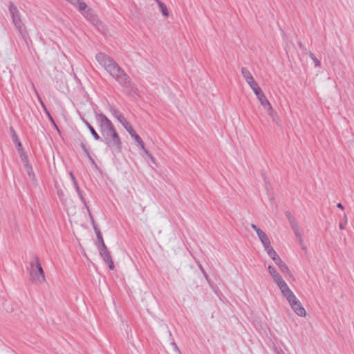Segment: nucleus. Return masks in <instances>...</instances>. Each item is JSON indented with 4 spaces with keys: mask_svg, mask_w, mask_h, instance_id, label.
Returning <instances> with one entry per match:
<instances>
[{
    "mask_svg": "<svg viewBox=\"0 0 354 354\" xmlns=\"http://www.w3.org/2000/svg\"><path fill=\"white\" fill-rule=\"evenodd\" d=\"M286 218H287L291 227L298 225L296 221V219L295 218L294 216L291 214L290 212H289V211L286 212Z\"/></svg>",
    "mask_w": 354,
    "mask_h": 354,
    "instance_id": "19",
    "label": "nucleus"
},
{
    "mask_svg": "<svg viewBox=\"0 0 354 354\" xmlns=\"http://www.w3.org/2000/svg\"><path fill=\"white\" fill-rule=\"evenodd\" d=\"M299 46L301 49H303V50H306V48H305L304 47L303 44H302L301 42H299Z\"/></svg>",
    "mask_w": 354,
    "mask_h": 354,
    "instance_id": "42",
    "label": "nucleus"
},
{
    "mask_svg": "<svg viewBox=\"0 0 354 354\" xmlns=\"http://www.w3.org/2000/svg\"><path fill=\"white\" fill-rule=\"evenodd\" d=\"M268 270L270 275L272 277L273 280L277 284V286L283 283L285 281L282 279L279 272L275 270L274 267H268Z\"/></svg>",
    "mask_w": 354,
    "mask_h": 354,
    "instance_id": "11",
    "label": "nucleus"
},
{
    "mask_svg": "<svg viewBox=\"0 0 354 354\" xmlns=\"http://www.w3.org/2000/svg\"><path fill=\"white\" fill-rule=\"evenodd\" d=\"M337 207L341 209H344V207L343 206V205L341 203H337Z\"/></svg>",
    "mask_w": 354,
    "mask_h": 354,
    "instance_id": "40",
    "label": "nucleus"
},
{
    "mask_svg": "<svg viewBox=\"0 0 354 354\" xmlns=\"http://www.w3.org/2000/svg\"><path fill=\"white\" fill-rule=\"evenodd\" d=\"M91 164H92V165H93L95 168L97 169V167H97V163L95 162V161L93 162V163H91Z\"/></svg>",
    "mask_w": 354,
    "mask_h": 354,
    "instance_id": "43",
    "label": "nucleus"
},
{
    "mask_svg": "<svg viewBox=\"0 0 354 354\" xmlns=\"http://www.w3.org/2000/svg\"><path fill=\"white\" fill-rule=\"evenodd\" d=\"M278 287L280 289L283 296L286 298L287 301L295 295L293 292L290 289L285 281L279 285Z\"/></svg>",
    "mask_w": 354,
    "mask_h": 354,
    "instance_id": "9",
    "label": "nucleus"
},
{
    "mask_svg": "<svg viewBox=\"0 0 354 354\" xmlns=\"http://www.w3.org/2000/svg\"><path fill=\"white\" fill-rule=\"evenodd\" d=\"M80 0H71V2L73 5L77 6Z\"/></svg>",
    "mask_w": 354,
    "mask_h": 354,
    "instance_id": "37",
    "label": "nucleus"
},
{
    "mask_svg": "<svg viewBox=\"0 0 354 354\" xmlns=\"http://www.w3.org/2000/svg\"><path fill=\"white\" fill-rule=\"evenodd\" d=\"M86 157L88 158V160H90L91 163H93V162H94V159L92 158V156H91V154L89 153L88 156H86Z\"/></svg>",
    "mask_w": 354,
    "mask_h": 354,
    "instance_id": "38",
    "label": "nucleus"
},
{
    "mask_svg": "<svg viewBox=\"0 0 354 354\" xmlns=\"http://www.w3.org/2000/svg\"><path fill=\"white\" fill-rule=\"evenodd\" d=\"M24 166L26 167L27 174L29 176V178H30V180L32 182H35L36 181L35 176V174H34V171H33V169H32V167H31V165L28 162H26L24 165Z\"/></svg>",
    "mask_w": 354,
    "mask_h": 354,
    "instance_id": "17",
    "label": "nucleus"
},
{
    "mask_svg": "<svg viewBox=\"0 0 354 354\" xmlns=\"http://www.w3.org/2000/svg\"><path fill=\"white\" fill-rule=\"evenodd\" d=\"M70 176H71V180H72V182L73 183V185H77L78 183H77V180L75 179V177L74 176V175H73V174L72 172H70Z\"/></svg>",
    "mask_w": 354,
    "mask_h": 354,
    "instance_id": "31",
    "label": "nucleus"
},
{
    "mask_svg": "<svg viewBox=\"0 0 354 354\" xmlns=\"http://www.w3.org/2000/svg\"><path fill=\"white\" fill-rule=\"evenodd\" d=\"M8 10L16 30L21 37L26 39L28 37V32L25 25L21 21V15L19 9L12 2H10L8 6Z\"/></svg>",
    "mask_w": 354,
    "mask_h": 354,
    "instance_id": "3",
    "label": "nucleus"
},
{
    "mask_svg": "<svg viewBox=\"0 0 354 354\" xmlns=\"http://www.w3.org/2000/svg\"><path fill=\"white\" fill-rule=\"evenodd\" d=\"M95 59L100 65L122 87L132 88L133 84L129 75L111 57L104 53H98Z\"/></svg>",
    "mask_w": 354,
    "mask_h": 354,
    "instance_id": "2",
    "label": "nucleus"
},
{
    "mask_svg": "<svg viewBox=\"0 0 354 354\" xmlns=\"http://www.w3.org/2000/svg\"><path fill=\"white\" fill-rule=\"evenodd\" d=\"M241 73L250 87L254 91L257 97L258 98L260 103L266 100L267 98L265 94L263 93L261 88L259 87L258 83L254 80L252 75L250 72V71L245 67L241 68Z\"/></svg>",
    "mask_w": 354,
    "mask_h": 354,
    "instance_id": "4",
    "label": "nucleus"
},
{
    "mask_svg": "<svg viewBox=\"0 0 354 354\" xmlns=\"http://www.w3.org/2000/svg\"><path fill=\"white\" fill-rule=\"evenodd\" d=\"M74 187L75 188V190H76V192H77V194H78L81 201L84 204L86 208L88 209V206L87 205L86 200H85V198H84V196L82 195V191L80 190L78 184L76 185H74Z\"/></svg>",
    "mask_w": 354,
    "mask_h": 354,
    "instance_id": "21",
    "label": "nucleus"
},
{
    "mask_svg": "<svg viewBox=\"0 0 354 354\" xmlns=\"http://www.w3.org/2000/svg\"><path fill=\"white\" fill-rule=\"evenodd\" d=\"M57 194H58V195H59V198H61L62 195L63 194V192H62V191H61V190H60V191H59V190H58V191H57Z\"/></svg>",
    "mask_w": 354,
    "mask_h": 354,
    "instance_id": "44",
    "label": "nucleus"
},
{
    "mask_svg": "<svg viewBox=\"0 0 354 354\" xmlns=\"http://www.w3.org/2000/svg\"><path fill=\"white\" fill-rule=\"evenodd\" d=\"M19 153H20V155H21V160L22 161L24 162V165L26 163V162H28V156L26 154V153L24 152V149H18Z\"/></svg>",
    "mask_w": 354,
    "mask_h": 354,
    "instance_id": "23",
    "label": "nucleus"
},
{
    "mask_svg": "<svg viewBox=\"0 0 354 354\" xmlns=\"http://www.w3.org/2000/svg\"><path fill=\"white\" fill-rule=\"evenodd\" d=\"M10 132L12 133V140L14 142H16L19 140V138L12 127H10Z\"/></svg>",
    "mask_w": 354,
    "mask_h": 354,
    "instance_id": "26",
    "label": "nucleus"
},
{
    "mask_svg": "<svg viewBox=\"0 0 354 354\" xmlns=\"http://www.w3.org/2000/svg\"><path fill=\"white\" fill-rule=\"evenodd\" d=\"M77 8L79 9L80 11H86V9L87 8V5L85 2L82 1V0H80V1L78 3V4L77 5Z\"/></svg>",
    "mask_w": 354,
    "mask_h": 354,
    "instance_id": "24",
    "label": "nucleus"
},
{
    "mask_svg": "<svg viewBox=\"0 0 354 354\" xmlns=\"http://www.w3.org/2000/svg\"><path fill=\"white\" fill-rule=\"evenodd\" d=\"M291 228L292 229V230H293V232L295 233V235L297 237V239L299 245H301L302 250H306V247L304 245L302 234H301V232L299 230L298 225H296V226H294V227H292Z\"/></svg>",
    "mask_w": 354,
    "mask_h": 354,
    "instance_id": "14",
    "label": "nucleus"
},
{
    "mask_svg": "<svg viewBox=\"0 0 354 354\" xmlns=\"http://www.w3.org/2000/svg\"><path fill=\"white\" fill-rule=\"evenodd\" d=\"M251 227L252 228L255 230V232H257V235L259 234V232H261L262 230L258 227L255 224H252L251 225Z\"/></svg>",
    "mask_w": 354,
    "mask_h": 354,
    "instance_id": "32",
    "label": "nucleus"
},
{
    "mask_svg": "<svg viewBox=\"0 0 354 354\" xmlns=\"http://www.w3.org/2000/svg\"><path fill=\"white\" fill-rule=\"evenodd\" d=\"M111 111L112 114L118 119V120L123 125V127L129 132L131 136L135 139L140 148L144 149V142L136 133L131 124L126 120L124 115L118 110L113 108L111 109Z\"/></svg>",
    "mask_w": 354,
    "mask_h": 354,
    "instance_id": "5",
    "label": "nucleus"
},
{
    "mask_svg": "<svg viewBox=\"0 0 354 354\" xmlns=\"http://www.w3.org/2000/svg\"><path fill=\"white\" fill-rule=\"evenodd\" d=\"M281 272L282 273H283L285 275L286 274H288L289 273V269H288V267H281Z\"/></svg>",
    "mask_w": 354,
    "mask_h": 354,
    "instance_id": "35",
    "label": "nucleus"
},
{
    "mask_svg": "<svg viewBox=\"0 0 354 354\" xmlns=\"http://www.w3.org/2000/svg\"><path fill=\"white\" fill-rule=\"evenodd\" d=\"M29 279L36 284L44 283L46 279L42 267H30L28 269Z\"/></svg>",
    "mask_w": 354,
    "mask_h": 354,
    "instance_id": "6",
    "label": "nucleus"
},
{
    "mask_svg": "<svg viewBox=\"0 0 354 354\" xmlns=\"http://www.w3.org/2000/svg\"><path fill=\"white\" fill-rule=\"evenodd\" d=\"M95 232L96 234V236L98 241V243L100 244V248H104L106 247L104 244L102 234L98 227H95Z\"/></svg>",
    "mask_w": 354,
    "mask_h": 354,
    "instance_id": "18",
    "label": "nucleus"
},
{
    "mask_svg": "<svg viewBox=\"0 0 354 354\" xmlns=\"http://www.w3.org/2000/svg\"><path fill=\"white\" fill-rule=\"evenodd\" d=\"M35 91L36 95H37V97H38L39 100V101H40V102H41V106L43 107V109H44V111L46 112V113H47V111H48V109H47V108H46V105H45V104H44V103L42 102L41 98V97L39 96V93H38V92L37 91V90H36V89H35Z\"/></svg>",
    "mask_w": 354,
    "mask_h": 354,
    "instance_id": "27",
    "label": "nucleus"
},
{
    "mask_svg": "<svg viewBox=\"0 0 354 354\" xmlns=\"http://www.w3.org/2000/svg\"><path fill=\"white\" fill-rule=\"evenodd\" d=\"M143 150V151L149 157V158L151 159V160L155 163L156 162V160H155V158H153V156L149 152V151L145 148V147L144 146V149H142Z\"/></svg>",
    "mask_w": 354,
    "mask_h": 354,
    "instance_id": "29",
    "label": "nucleus"
},
{
    "mask_svg": "<svg viewBox=\"0 0 354 354\" xmlns=\"http://www.w3.org/2000/svg\"><path fill=\"white\" fill-rule=\"evenodd\" d=\"M200 270L203 272L205 278L207 279V275L206 274V273L205 272L204 270H203V266H201L200 267Z\"/></svg>",
    "mask_w": 354,
    "mask_h": 354,
    "instance_id": "41",
    "label": "nucleus"
},
{
    "mask_svg": "<svg viewBox=\"0 0 354 354\" xmlns=\"http://www.w3.org/2000/svg\"><path fill=\"white\" fill-rule=\"evenodd\" d=\"M110 270H113L115 267H109Z\"/></svg>",
    "mask_w": 354,
    "mask_h": 354,
    "instance_id": "45",
    "label": "nucleus"
},
{
    "mask_svg": "<svg viewBox=\"0 0 354 354\" xmlns=\"http://www.w3.org/2000/svg\"><path fill=\"white\" fill-rule=\"evenodd\" d=\"M87 210H88V212L89 216H90V218H91V223H92L93 227V230H95V227H97V225L96 224V223H95V220H94V218H93V216H92V214H91V211H90L89 208H88V209H87Z\"/></svg>",
    "mask_w": 354,
    "mask_h": 354,
    "instance_id": "28",
    "label": "nucleus"
},
{
    "mask_svg": "<svg viewBox=\"0 0 354 354\" xmlns=\"http://www.w3.org/2000/svg\"><path fill=\"white\" fill-rule=\"evenodd\" d=\"M46 114H47L50 121L55 126L56 128H57V127L56 126L55 122L53 117L51 116L50 113H49V111H47Z\"/></svg>",
    "mask_w": 354,
    "mask_h": 354,
    "instance_id": "33",
    "label": "nucleus"
},
{
    "mask_svg": "<svg viewBox=\"0 0 354 354\" xmlns=\"http://www.w3.org/2000/svg\"><path fill=\"white\" fill-rule=\"evenodd\" d=\"M15 143H17L19 149H22V145H21V142L19 141V140L18 141H17Z\"/></svg>",
    "mask_w": 354,
    "mask_h": 354,
    "instance_id": "39",
    "label": "nucleus"
},
{
    "mask_svg": "<svg viewBox=\"0 0 354 354\" xmlns=\"http://www.w3.org/2000/svg\"><path fill=\"white\" fill-rule=\"evenodd\" d=\"M346 223H347V216H346V214L344 213V220L342 221H341L339 224V227L340 230H344Z\"/></svg>",
    "mask_w": 354,
    "mask_h": 354,
    "instance_id": "25",
    "label": "nucleus"
},
{
    "mask_svg": "<svg viewBox=\"0 0 354 354\" xmlns=\"http://www.w3.org/2000/svg\"><path fill=\"white\" fill-rule=\"evenodd\" d=\"M156 3H158L160 9V11L162 12V14L165 16V17H168L169 15V12H168V10H167V6L165 5V3H163L160 0H156Z\"/></svg>",
    "mask_w": 354,
    "mask_h": 354,
    "instance_id": "20",
    "label": "nucleus"
},
{
    "mask_svg": "<svg viewBox=\"0 0 354 354\" xmlns=\"http://www.w3.org/2000/svg\"><path fill=\"white\" fill-rule=\"evenodd\" d=\"M100 254L103 257L105 263L107 264V266H114L113 262L111 259V257L110 255V253L109 252L107 248H100Z\"/></svg>",
    "mask_w": 354,
    "mask_h": 354,
    "instance_id": "12",
    "label": "nucleus"
},
{
    "mask_svg": "<svg viewBox=\"0 0 354 354\" xmlns=\"http://www.w3.org/2000/svg\"><path fill=\"white\" fill-rule=\"evenodd\" d=\"M34 259H35V266H41V263H40V262L39 261V259L37 257H35ZM30 266H35L34 263L32 262L30 263Z\"/></svg>",
    "mask_w": 354,
    "mask_h": 354,
    "instance_id": "34",
    "label": "nucleus"
},
{
    "mask_svg": "<svg viewBox=\"0 0 354 354\" xmlns=\"http://www.w3.org/2000/svg\"><path fill=\"white\" fill-rule=\"evenodd\" d=\"M84 15L93 25L98 26V24H100V21L97 19V17L93 14V10H91V9L86 10L84 13Z\"/></svg>",
    "mask_w": 354,
    "mask_h": 354,
    "instance_id": "13",
    "label": "nucleus"
},
{
    "mask_svg": "<svg viewBox=\"0 0 354 354\" xmlns=\"http://www.w3.org/2000/svg\"><path fill=\"white\" fill-rule=\"evenodd\" d=\"M290 306L293 311L299 317H305L306 312L305 308L302 306L300 301L296 297L295 295L288 300Z\"/></svg>",
    "mask_w": 354,
    "mask_h": 354,
    "instance_id": "7",
    "label": "nucleus"
},
{
    "mask_svg": "<svg viewBox=\"0 0 354 354\" xmlns=\"http://www.w3.org/2000/svg\"><path fill=\"white\" fill-rule=\"evenodd\" d=\"M80 147H81L82 149L83 150L84 153H85V155L88 156L90 152H89L88 149H87L86 145L84 142H81Z\"/></svg>",
    "mask_w": 354,
    "mask_h": 354,
    "instance_id": "30",
    "label": "nucleus"
},
{
    "mask_svg": "<svg viewBox=\"0 0 354 354\" xmlns=\"http://www.w3.org/2000/svg\"><path fill=\"white\" fill-rule=\"evenodd\" d=\"M171 346H172V347H173L174 351H176V352L180 353V351L178 349V346H177V345H176V344L175 342H172L171 343Z\"/></svg>",
    "mask_w": 354,
    "mask_h": 354,
    "instance_id": "36",
    "label": "nucleus"
},
{
    "mask_svg": "<svg viewBox=\"0 0 354 354\" xmlns=\"http://www.w3.org/2000/svg\"><path fill=\"white\" fill-rule=\"evenodd\" d=\"M308 55L315 63L316 67L321 66V62L315 57V55L312 52L310 51L308 53Z\"/></svg>",
    "mask_w": 354,
    "mask_h": 354,
    "instance_id": "22",
    "label": "nucleus"
},
{
    "mask_svg": "<svg viewBox=\"0 0 354 354\" xmlns=\"http://www.w3.org/2000/svg\"><path fill=\"white\" fill-rule=\"evenodd\" d=\"M258 237L263 244L264 248L271 245L268 236L263 230L261 232H259Z\"/></svg>",
    "mask_w": 354,
    "mask_h": 354,
    "instance_id": "15",
    "label": "nucleus"
},
{
    "mask_svg": "<svg viewBox=\"0 0 354 354\" xmlns=\"http://www.w3.org/2000/svg\"><path fill=\"white\" fill-rule=\"evenodd\" d=\"M265 250L267 252L268 256L274 261V263L277 266H280L281 260L271 245L265 248Z\"/></svg>",
    "mask_w": 354,
    "mask_h": 354,
    "instance_id": "10",
    "label": "nucleus"
},
{
    "mask_svg": "<svg viewBox=\"0 0 354 354\" xmlns=\"http://www.w3.org/2000/svg\"><path fill=\"white\" fill-rule=\"evenodd\" d=\"M97 127L102 134L100 140L110 148L114 154L122 151V142L112 122L102 113H95Z\"/></svg>",
    "mask_w": 354,
    "mask_h": 354,
    "instance_id": "1",
    "label": "nucleus"
},
{
    "mask_svg": "<svg viewBox=\"0 0 354 354\" xmlns=\"http://www.w3.org/2000/svg\"><path fill=\"white\" fill-rule=\"evenodd\" d=\"M84 123L86 126V127L90 131L91 133L92 134L93 137L95 140H100L101 139L99 134L97 133L95 129L93 128V127L86 120H84Z\"/></svg>",
    "mask_w": 354,
    "mask_h": 354,
    "instance_id": "16",
    "label": "nucleus"
},
{
    "mask_svg": "<svg viewBox=\"0 0 354 354\" xmlns=\"http://www.w3.org/2000/svg\"><path fill=\"white\" fill-rule=\"evenodd\" d=\"M261 104L268 111V115L272 118L273 121L277 122L278 118L277 112L272 109L268 99L261 102Z\"/></svg>",
    "mask_w": 354,
    "mask_h": 354,
    "instance_id": "8",
    "label": "nucleus"
}]
</instances>
